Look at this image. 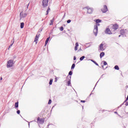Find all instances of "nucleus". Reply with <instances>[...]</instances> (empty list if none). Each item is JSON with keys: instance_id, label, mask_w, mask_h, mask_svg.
<instances>
[{"instance_id": "obj_42", "label": "nucleus", "mask_w": 128, "mask_h": 128, "mask_svg": "<svg viewBox=\"0 0 128 128\" xmlns=\"http://www.w3.org/2000/svg\"><path fill=\"white\" fill-rule=\"evenodd\" d=\"M57 80H56V78L54 82H56Z\"/></svg>"}, {"instance_id": "obj_51", "label": "nucleus", "mask_w": 128, "mask_h": 128, "mask_svg": "<svg viewBox=\"0 0 128 128\" xmlns=\"http://www.w3.org/2000/svg\"><path fill=\"white\" fill-rule=\"evenodd\" d=\"M90 96H92V94H90Z\"/></svg>"}, {"instance_id": "obj_33", "label": "nucleus", "mask_w": 128, "mask_h": 128, "mask_svg": "<svg viewBox=\"0 0 128 128\" xmlns=\"http://www.w3.org/2000/svg\"><path fill=\"white\" fill-rule=\"evenodd\" d=\"M70 22H72V20H67V24H70Z\"/></svg>"}, {"instance_id": "obj_24", "label": "nucleus", "mask_w": 128, "mask_h": 128, "mask_svg": "<svg viewBox=\"0 0 128 128\" xmlns=\"http://www.w3.org/2000/svg\"><path fill=\"white\" fill-rule=\"evenodd\" d=\"M75 66H76V64H73L72 66L71 70H74V68Z\"/></svg>"}, {"instance_id": "obj_29", "label": "nucleus", "mask_w": 128, "mask_h": 128, "mask_svg": "<svg viewBox=\"0 0 128 128\" xmlns=\"http://www.w3.org/2000/svg\"><path fill=\"white\" fill-rule=\"evenodd\" d=\"M103 62H104V66H106V64H108V62H106L103 61Z\"/></svg>"}, {"instance_id": "obj_38", "label": "nucleus", "mask_w": 128, "mask_h": 128, "mask_svg": "<svg viewBox=\"0 0 128 128\" xmlns=\"http://www.w3.org/2000/svg\"><path fill=\"white\" fill-rule=\"evenodd\" d=\"M48 12H49L48 10H46V15L48 14Z\"/></svg>"}, {"instance_id": "obj_18", "label": "nucleus", "mask_w": 128, "mask_h": 128, "mask_svg": "<svg viewBox=\"0 0 128 128\" xmlns=\"http://www.w3.org/2000/svg\"><path fill=\"white\" fill-rule=\"evenodd\" d=\"M103 56H104V52H102L100 54V58H102Z\"/></svg>"}, {"instance_id": "obj_35", "label": "nucleus", "mask_w": 128, "mask_h": 128, "mask_svg": "<svg viewBox=\"0 0 128 128\" xmlns=\"http://www.w3.org/2000/svg\"><path fill=\"white\" fill-rule=\"evenodd\" d=\"M80 102H84H84H86V100H81Z\"/></svg>"}, {"instance_id": "obj_52", "label": "nucleus", "mask_w": 128, "mask_h": 128, "mask_svg": "<svg viewBox=\"0 0 128 128\" xmlns=\"http://www.w3.org/2000/svg\"><path fill=\"white\" fill-rule=\"evenodd\" d=\"M96 84L95 85V86H96Z\"/></svg>"}, {"instance_id": "obj_55", "label": "nucleus", "mask_w": 128, "mask_h": 128, "mask_svg": "<svg viewBox=\"0 0 128 128\" xmlns=\"http://www.w3.org/2000/svg\"><path fill=\"white\" fill-rule=\"evenodd\" d=\"M28 126H30V124H28Z\"/></svg>"}, {"instance_id": "obj_54", "label": "nucleus", "mask_w": 128, "mask_h": 128, "mask_svg": "<svg viewBox=\"0 0 128 128\" xmlns=\"http://www.w3.org/2000/svg\"><path fill=\"white\" fill-rule=\"evenodd\" d=\"M115 114H116V112H115Z\"/></svg>"}, {"instance_id": "obj_14", "label": "nucleus", "mask_w": 128, "mask_h": 128, "mask_svg": "<svg viewBox=\"0 0 128 128\" xmlns=\"http://www.w3.org/2000/svg\"><path fill=\"white\" fill-rule=\"evenodd\" d=\"M38 36L37 34L34 38V42H36V44H38Z\"/></svg>"}, {"instance_id": "obj_28", "label": "nucleus", "mask_w": 128, "mask_h": 128, "mask_svg": "<svg viewBox=\"0 0 128 128\" xmlns=\"http://www.w3.org/2000/svg\"><path fill=\"white\" fill-rule=\"evenodd\" d=\"M67 84H68V86H70V81H68Z\"/></svg>"}, {"instance_id": "obj_9", "label": "nucleus", "mask_w": 128, "mask_h": 128, "mask_svg": "<svg viewBox=\"0 0 128 128\" xmlns=\"http://www.w3.org/2000/svg\"><path fill=\"white\" fill-rule=\"evenodd\" d=\"M101 10L104 13L106 12H108V6L106 5H104V8L101 9Z\"/></svg>"}, {"instance_id": "obj_12", "label": "nucleus", "mask_w": 128, "mask_h": 128, "mask_svg": "<svg viewBox=\"0 0 128 128\" xmlns=\"http://www.w3.org/2000/svg\"><path fill=\"white\" fill-rule=\"evenodd\" d=\"M50 36L46 38V40L45 42V46H46V44H48V41L50 40Z\"/></svg>"}, {"instance_id": "obj_20", "label": "nucleus", "mask_w": 128, "mask_h": 128, "mask_svg": "<svg viewBox=\"0 0 128 128\" xmlns=\"http://www.w3.org/2000/svg\"><path fill=\"white\" fill-rule=\"evenodd\" d=\"M15 108H18V102H17L14 104Z\"/></svg>"}, {"instance_id": "obj_17", "label": "nucleus", "mask_w": 128, "mask_h": 128, "mask_svg": "<svg viewBox=\"0 0 128 128\" xmlns=\"http://www.w3.org/2000/svg\"><path fill=\"white\" fill-rule=\"evenodd\" d=\"M54 18H53V20H50V26H52V24H54Z\"/></svg>"}, {"instance_id": "obj_15", "label": "nucleus", "mask_w": 128, "mask_h": 128, "mask_svg": "<svg viewBox=\"0 0 128 128\" xmlns=\"http://www.w3.org/2000/svg\"><path fill=\"white\" fill-rule=\"evenodd\" d=\"M74 47V50H78V43L76 42Z\"/></svg>"}, {"instance_id": "obj_21", "label": "nucleus", "mask_w": 128, "mask_h": 128, "mask_svg": "<svg viewBox=\"0 0 128 128\" xmlns=\"http://www.w3.org/2000/svg\"><path fill=\"white\" fill-rule=\"evenodd\" d=\"M24 23L21 22L20 23V28H24Z\"/></svg>"}, {"instance_id": "obj_41", "label": "nucleus", "mask_w": 128, "mask_h": 128, "mask_svg": "<svg viewBox=\"0 0 128 128\" xmlns=\"http://www.w3.org/2000/svg\"><path fill=\"white\" fill-rule=\"evenodd\" d=\"M47 10L50 12V8H48Z\"/></svg>"}, {"instance_id": "obj_4", "label": "nucleus", "mask_w": 128, "mask_h": 128, "mask_svg": "<svg viewBox=\"0 0 128 128\" xmlns=\"http://www.w3.org/2000/svg\"><path fill=\"white\" fill-rule=\"evenodd\" d=\"M14 66V60H9L8 61L7 68H12Z\"/></svg>"}, {"instance_id": "obj_48", "label": "nucleus", "mask_w": 128, "mask_h": 128, "mask_svg": "<svg viewBox=\"0 0 128 128\" xmlns=\"http://www.w3.org/2000/svg\"><path fill=\"white\" fill-rule=\"evenodd\" d=\"M118 37H119V38H120V35H119V36H118Z\"/></svg>"}, {"instance_id": "obj_45", "label": "nucleus", "mask_w": 128, "mask_h": 128, "mask_svg": "<svg viewBox=\"0 0 128 128\" xmlns=\"http://www.w3.org/2000/svg\"><path fill=\"white\" fill-rule=\"evenodd\" d=\"M42 30H39L40 32H42Z\"/></svg>"}, {"instance_id": "obj_27", "label": "nucleus", "mask_w": 128, "mask_h": 128, "mask_svg": "<svg viewBox=\"0 0 128 128\" xmlns=\"http://www.w3.org/2000/svg\"><path fill=\"white\" fill-rule=\"evenodd\" d=\"M68 76H72V71H70L68 73Z\"/></svg>"}, {"instance_id": "obj_31", "label": "nucleus", "mask_w": 128, "mask_h": 128, "mask_svg": "<svg viewBox=\"0 0 128 128\" xmlns=\"http://www.w3.org/2000/svg\"><path fill=\"white\" fill-rule=\"evenodd\" d=\"M60 32H62V30H64V27L63 26H61L60 28Z\"/></svg>"}, {"instance_id": "obj_11", "label": "nucleus", "mask_w": 128, "mask_h": 128, "mask_svg": "<svg viewBox=\"0 0 128 128\" xmlns=\"http://www.w3.org/2000/svg\"><path fill=\"white\" fill-rule=\"evenodd\" d=\"M66 80H68V82H71L72 80V76H68V75L66 77Z\"/></svg>"}, {"instance_id": "obj_44", "label": "nucleus", "mask_w": 128, "mask_h": 128, "mask_svg": "<svg viewBox=\"0 0 128 128\" xmlns=\"http://www.w3.org/2000/svg\"><path fill=\"white\" fill-rule=\"evenodd\" d=\"M122 104V106H124V102L122 104Z\"/></svg>"}, {"instance_id": "obj_49", "label": "nucleus", "mask_w": 128, "mask_h": 128, "mask_svg": "<svg viewBox=\"0 0 128 128\" xmlns=\"http://www.w3.org/2000/svg\"><path fill=\"white\" fill-rule=\"evenodd\" d=\"M102 68H104V66H102Z\"/></svg>"}, {"instance_id": "obj_2", "label": "nucleus", "mask_w": 128, "mask_h": 128, "mask_svg": "<svg viewBox=\"0 0 128 128\" xmlns=\"http://www.w3.org/2000/svg\"><path fill=\"white\" fill-rule=\"evenodd\" d=\"M118 28V24H114L111 28V32H112L113 34H116V30Z\"/></svg>"}, {"instance_id": "obj_10", "label": "nucleus", "mask_w": 128, "mask_h": 128, "mask_svg": "<svg viewBox=\"0 0 128 128\" xmlns=\"http://www.w3.org/2000/svg\"><path fill=\"white\" fill-rule=\"evenodd\" d=\"M100 50H102V52L104 50V44H101L100 46Z\"/></svg>"}, {"instance_id": "obj_34", "label": "nucleus", "mask_w": 128, "mask_h": 128, "mask_svg": "<svg viewBox=\"0 0 128 128\" xmlns=\"http://www.w3.org/2000/svg\"><path fill=\"white\" fill-rule=\"evenodd\" d=\"M76 60V56H74V60Z\"/></svg>"}, {"instance_id": "obj_37", "label": "nucleus", "mask_w": 128, "mask_h": 128, "mask_svg": "<svg viewBox=\"0 0 128 128\" xmlns=\"http://www.w3.org/2000/svg\"><path fill=\"white\" fill-rule=\"evenodd\" d=\"M125 106H128V102H126L125 104Z\"/></svg>"}, {"instance_id": "obj_47", "label": "nucleus", "mask_w": 128, "mask_h": 128, "mask_svg": "<svg viewBox=\"0 0 128 128\" xmlns=\"http://www.w3.org/2000/svg\"><path fill=\"white\" fill-rule=\"evenodd\" d=\"M29 4H28V6H29Z\"/></svg>"}, {"instance_id": "obj_43", "label": "nucleus", "mask_w": 128, "mask_h": 128, "mask_svg": "<svg viewBox=\"0 0 128 128\" xmlns=\"http://www.w3.org/2000/svg\"><path fill=\"white\" fill-rule=\"evenodd\" d=\"M0 80H2V78L1 77L0 78Z\"/></svg>"}, {"instance_id": "obj_16", "label": "nucleus", "mask_w": 128, "mask_h": 128, "mask_svg": "<svg viewBox=\"0 0 128 128\" xmlns=\"http://www.w3.org/2000/svg\"><path fill=\"white\" fill-rule=\"evenodd\" d=\"M94 21L96 22V24H100V22H102V20L100 19L95 20Z\"/></svg>"}, {"instance_id": "obj_6", "label": "nucleus", "mask_w": 128, "mask_h": 128, "mask_svg": "<svg viewBox=\"0 0 128 128\" xmlns=\"http://www.w3.org/2000/svg\"><path fill=\"white\" fill-rule=\"evenodd\" d=\"M105 33L107 34H114L112 32V30H110V29L109 28H106L105 30Z\"/></svg>"}, {"instance_id": "obj_30", "label": "nucleus", "mask_w": 128, "mask_h": 128, "mask_svg": "<svg viewBox=\"0 0 128 128\" xmlns=\"http://www.w3.org/2000/svg\"><path fill=\"white\" fill-rule=\"evenodd\" d=\"M52 104V100L50 99L48 102V104Z\"/></svg>"}, {"instance_id": "obj_40", "label": "nucleus", "mask_w": 128, "mask_h": 128, "mask_svg": "<svg viewBox=\"0 0 128 128\" xmlns=\"http://www.w3.org/2000/svg\"><path fill=\"white\" fill-rule=\"evenodd\" d=\"M122 104H120V106H119V108H122Z\"/></svg>"}, {"instance_id": "obj_36", "label": "nucleus", "mask_w": 128, "mask_h": 128, "mask_svg": "<svg viewBox=\"0 0 128 128\" xmlns=\"http://www.w3.org/2000/svg\"><path fill=\"white\" fill-rule=\"evenodd\" d=\"M78 52H82V48H80V49L78 50Z\"/></svg>"}, {"instance_id": "obj_53", "label": "nucleus", "mask_w": 128, "mask_h": 128, "mask_svg": "<svg viewBox=\"0 0 128 128\" xmlns=\"http://www.w3.org/2000/svg\"><path fill=\"white\" fill-rule=\"evenodd\" d=\"M96 84L95 85V86H96Z\"/></svg>"}, {"instance_id": "obj_8", "label": "nucleus", "mask_w": 128, "mask_h": 128, "mask_svg": "<svg viewBox=\"0 0 128 128\" xmlns=\"http://www.w3.org/2000/svg\"><path fill=\"white\" fill-rule=\"evenodd\" d=\"M85 8H86V10H88L87 14H92V12H94V9L92 8H88V7H86Z\"/></svg>"}, {"instance_id": "obj_7", "label": "nucleus", "mask_w": 128, "mask_h": 128, "mask_svg": "<svg viewBox=\"0 0 128 128\" xmlns=\"http://www.w3.org/2000/svg\"><path fill=\"white\" fill-rule=\"evenodd\" d=\"M38 122V123L40 124H44V118H40V117H38L37 119Z\"/></svg>"}, {"instance_id": "obj_25", "label": "nucleus", "mask_w": 128, "mask_h": 128, "mask_svg": "<svg viewBox=\"0 0 128 128\" xmlns=\"http://www.w3.org/2000/svg\"><path fill=\"white\" fill-rule=\"evenodd\" d=\"M49 84L50 86H52V79H50L49 82Z\"/></svg>"}, {"instance_id": "obj_3", "label": "nucleus", "mask_w": 128, "mask_h": 128, "mask_svg": "<svg viewBox=\"0 0 128 128\" xmlns=\"http://www.w3.org/2000/svg\"><path fill=\"white\" fill-rule=\"evenodd\" d=\"M26 16H28V13L21 12L20 14V20H22V18H26Z\"/></svg>"}, {"instance_id": "obj_1", "label": "nucleus", "mask_w": 128, "mask_h": 128, "mask_svg": "<svg viewBox=\"0 0 128 128\" xmlns=\"http://www.w3.org/2000/svg\"><path fill=\"white\" fill-rule=\"evenodd\" d=\"M100 25L99 23H96V24L94 26V33L96 36H98V26H100Z\"/></svg>"}, {"instance_id": "obj_32", "label": "nucleus", "mask_w": 128, "mask_h": 128, "mask_svg": "<svg viewBox=\"0 0 128 128\" xmlns=\"http://www.w3.org/2000/svg\"><path fill=\"white\" fill-rule=\"evenodd\" d=\"M16 114H20V110H18L16 111Z\"/></svg>"}, {"instance_id": "obj_50", "label": "nucleus", "mask_w": 128, "mask_h": 128, "mask_svg": "<svg viewBox=\"0 0 128 128\" xmlns=\"http://www.w3.org/2000/svg\"><path fill=\"white\" fill-rule=\"evenodd\" d=\"M64 18V16H63V18Z\"/></svg>"}, {"instance_id": "obj_13", "label": "nucleus", "mask_w": 128, "mask_h": 128, "mask_svg": "<svg viewBox=\"0 0 128 128\" xmlns=\"http://www.w3.org/2000/svg\"><path fill=\"white\" fill-rule=\"evenodd\" d=\"M120 34L121 36H124V30H120Z\"/></svg>"}, {"instance_id": "obj_39", "label": "nucleus", "mask_w": 128, "mask_h": 128, "mask_svg": "<svg viewBox=\"0 0 128 128\" xmlns=\"http://www.w3.org/2000/svg\"><path fill=\"white\" fill-rule=\"evenodd\" d=\"M128 102V100H126V99L124 101V104L125 102Z\"/></svg>"}, {"instance_id": "obj_22", "label": "nucleus", "mask_w": 128, "mask_h": 128, "mask_svg": "<svg viewBox=\"0 0 128 128\" xmlns=\"http://www.w3.org/2000/svg\"><path fill=\"white\" fill-rule=\"evenodd\" d=\"M14 39L13 40V42L12 44H10V46H9V47H8V50H10V48H12V44H14Z\"/></svg>"}, {"instance_id": "obj_19", "label": "nucleus", "mask_w": 128, "mask_h": 128, "mask_svg": "<svg viewBox=\"0 0 128 128\" xmlns=\"http://www.w3.org/2000/svg\"><path fill=\"white\" fill-rule=\"evenodd\" d=\"M91 62H94V64H96V66H98V64H97V62L94 60H90Z\"/></svg>"}, {"instance_id": "obj_23", "label": "nucleus", "mask_w": 128, "mask_h": 128, "mask_svg": "<svg viewBox=\"0 0 128 128\" xmlns=\"http://www.w3.org/2000/svg\"><path fill=\"white\" fill-rule=\"evenodd\" d=\"M114 68L115 70H120V68L118 67V65L115 66L114 67Z\"/></svg>"}, {"instance_id": "obj_46", "label": "nucleus", "mask_w": 128, "mask_h": 128, "mask_svg": "<svg viewBox=\"0 0 128 128\" xmlns=\"http://www.w3.org/2000/svg\"><path fill=\"white\" fill-rule=\"evenodd\" d=\"M40 36V34H38V36Z\"/></svg>"}, {"instance_id": "obj_26", "label": "nucleus", "mask_w": 128, "mask_h": 128, "mask_svg": "<svg viewBox=\"0 0 128 128\" xmlns=\"http://www.w3.org/2000/svg\"><path fill=\"white\" fill-rule=\"evenodd\" d=\"M86 58L84 56H82L81 58H80V60H84V59Z\"/></svg>"}, {"instance_id": "obj_5", "label": "nucleus", "mask_w": 128, "mask_h": 128, "mask_svg": "<svg viewBox=\"0 0 128 128\" xmlns=\"http://www.w3.org/2000/svg\"><path fill=\"white\" fill-rule=\"evenodd\" d=\"M48 4V0H42V6L44 8H46Z\"/></svg>"}]
</instances>
